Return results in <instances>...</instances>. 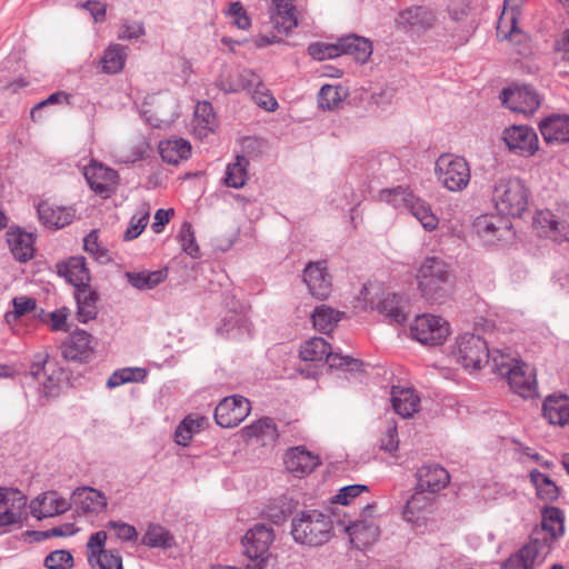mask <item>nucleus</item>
<instances>
[{"instance_id": "6", "label": "nucleus", "mask_w": 569, "mask_h": 569, "mask_svg": "<svg viewBox=\"0 0 569 569\" xmlns=\"http://www.w3.org/2000/svg\"><path fill=\"white\" fill-rule=\"evenodd\" d=\"M453 355L467 370H479L489 362L490 358L487 341L480 336L469 332L458 337Z\"/></svg>"}, {"instance_id": "20", "label": "nucleus", "mask_w": 569, "mask_h": 569, "mask_svg": "<svg viewBox=\"0 0 569 569\" xmlns=\"http://www.w3.org/2000/svg\"><path fill=\"white\" fill-rule=\"evenodd\" d=\"M473 228L479 237L488 242L501 240L510 232L511 223L509 220L493 214H482L476 218Z\"/></svg>"}, {"instance_id": "51", "label": "nucleus", "mask_w": 569, "mask_h": 569, "mask_svg": "<svg viewBox=\"0 0 569 569\" xmlns=\"http://www.w3.org/2000/svg\"><path fill=\"white\" fill-rule=\"evenodd\" d=\"M178 241L181 244L183 252H186L191 258L199 257V246L196 241L194 230L190 222L184 221L181 224L180 231L178 233Z\"/></svg>"}, {"instance_id": "11", "label": "nucleus", "mask_w": 569, "mask_h": 569, "mask_svg": "<svg viewBox=\"0 0 569 569\" xmlns=\"http://www.w3.org/2000/svg\"><path fill=\"white\" fill-rule=\"evenodd\" d=\"M83 176L91 190L103 199L110 198L119 183L118 172L96 160L84 167Z\"/></svg>"}, {"instance_id": "46", "label": "nucleus", "mask_w": 569, "mask_h": 569, "mask_svg": "<svg viewBox=\"0 0 569 569\" xmlns=\"http://www.w3.org/2000/svg\"><path fill=\"white\" fill-rule=\"evenodd\" d=\"M408 210L426 230L432 231L438 227V217L432 212L431 207L420 198L415 197Z\"/></svg>"}, {"instance_id": "35", "label": "nucleus", "mask_w": 569, "mask_h": 569, "mask_svg": "<svg viewBox=\"0 0 569 569\" xmlns=\"http://www.w3.org/2000/svg\"><path fill=\"white\" fill-rule=\"evenodd\" d=\"M159 153L164 162L179 164L190 157L191 146L189 141L182 138L168 139L159 143Z\"/></svg>"}, {"instance_id": "62", "label": "nucleus", "mask_w": 569, "mask_h": 569, "mask_svg": "<svg viewBox=\"0 0 569 569\" xmlns=\"http://www.w3.org/2000/svg\"><path fill=\"white\" fill-rule=\"evenodd\" d=\"M368 487L365 485H351L343 487L339 490L335 497L336 503L349 505L353 498L359 497L362 492L368 491Z\"/></svg>"}, {"instance_id": "1", "label": "nucleus", "mask_w": 569, "mask_h": 569, "mask_svg": "<svg viewBox=\"0 0 569 569\" xmlns=\"http://www.w3.org/2000/svg\"><path fill=\"white\" fill-rule=\"evenodd\" d=\"M416 279L421 296L432 302H440L449 291L452 282L450 267L442 259L428 257L419 267Z\"/></svg>"}, {"instance_id": "9", "label": "nucleus", "mask_w": 569, "mask_h": 569, "mask_svg": "<svg viewBox=\"0 0 569 569\" xmlns=\"http://www.w3.org/2000/svg\"><path fill=\"white\" fill-rule=\"evenodd\" d=\"M499 98L511 111L526 116L533 114L541 104L540 94L529 84L505 88Z\"/></svg>"}, {"instance_id": "55", "label": "nucleus", "mask_w": 569, "mask_h": 569, "mask_svg": "<svg viewBox=\"0 0 569 569\" xmlns=\"http://www.w3.org/2000/svg\"><path fill=\"white\" fill-rule=\"evenodd\" d=\"M71 94L64 91H56L51 93L47 99L38 102L30 112L31 119L33 121H39L41 119V110L48 106L67 103L70 104Z\"/></svg>"}, {"instance_id": "63", "label": "nucleus", "mask_w": 569, "mask_h": 569, "mask_svg": "<svg viewBox=\"0 0 569 569\" xmlns=\"http://www.w3.org/2000/svg\"><path fill=\"white\" fill-rule=\"evenodd\" d=\"M144 27L141 22H123L119 27L118 39L120 40H134L144 34Z\"/></svg>"}, {"instance_id": "28", "label": "nucleus", "mask_w": 569, "mask_h": 569, "mask_svg": "<svg viewBox=\"0 0 569 569\" xmlns=\"http://www.w3.org/2000/svg\"><path fill=\"white\" fill-rule=\"evenodd\" d=\"M407 299L398 293H387L377 305V310L387 317L391 323L402 325L407 321Z\"/></svg>"}, {"instance_id": "15", "label": "nucleus", "mask_w": 569, "mask_h": 569, "mask_svg": "<svg viewBox=\"0 0 569 569\" xmlns=\"http://www.w3.org/2000/svg\"><path fill=\"white\" fill-rule=\"evenodd\" d=\"M303 281L312 297L327 299L332 291V278L328 272L327 261L309 262L303 270Z\"/></svg>"}, {"instance_id": "4", "label": "nucleus", "mask_w": 569, "mask_h": 569, "mask_svg": "<svg viewBox=\"0 0 569 569\" xmlns=\"http://www.w3.org/2000/svg\"><path fill=\"white\" fill-rule=\"evenodd\" d=\"M300 358L303 361L325 360L331 369H343L349 372H359L363 367L359 359L332 352L331 346L320 337L311 338L301 345Z\"/></svg>"}, {"instance_id": "38", "label": "nucleus", "mask_w": 569, "mask_h": 569, "mask_svg": "<svg viewBox=\"0 0 569 569\" xmlns=\"http://www.w3.org/2000/svg\"><path fill=\"white\" fill-rule=\"evenodd\" d=\"M529 479L536 489L537 497L547 502L556 501L560 496V488L551 480V478L538 469L529 472Z\"/></svg>"}, {"instance_id": "5", "label": "nucleus", "mask_w": 569, "mask_h": 569, "mask_svg": "<svg viewBox=\"0 0 569 569\" xmlns=\"http://www.w3.org/2000/svg\"><path fill=\"white\" fill-rule=\"evenodd\" d=\"M438 181L449 191L458 192L466 189L471 179L467 160L450 153L441 154L435 167Z\"/></svg>"}, {"instance_id": "27", "label": "nucleus", "mask_w": 569, "mask_h": 569, "mask_svg": "<svg viewBox=\"0 0 569 569\" xmlns=\"http://www.w3.org/2000/svg\"><path fill=\"white\" fill-rule=\"evenodd\" d=\"M396 22L401 28L425 30L433 26L435 14L428 8L417 6L401 11L396 19Z\"/></svg>"}, {"instance_id": "53", "label": "nucleus", "mask_w": 569, "mask_h": 569, "mask_svg": "<svg viewBox=\"0 0 569 569\" xmlns=\"http://www.w3.org/2000/svg\"><path fill=\"white\" fill-rule=\"evenodd\" d=\"M308 53L316 60L333 59L341 56L340 39L337 43L315 42L308 47Z\"/></svg>"}, {"instance_id": "39", "label": "nucleus", "mask_w": 569, "mask_h": 569, "mask_svg": "<svg viewBox=\"0 0 569 569\" xmlns=\"http://www.w3.org/2000/svg\"><path fill=\"white\" fill-rule=\"evenodd\" d=\"M542 529L548 531L552 539H558L565 533V513L555 506H545L541 510Z\"/></svg>"}, {"instance_id": "12", "label": "nucleus", "mask_w": 569, "mask_h": 569, "mask_svg": "<svg viewBox=\"0 0 569 569\" xmlns=\"http://www.w3.org/2000/svg\"><path fill=\"white\" fill-rule=\"evenodd\" d=\"M27 497L18 489L0 487V529L22 521Z\"/></svg>"}, {"instance_id": "7", "label": "nucleus", "mask_w": 569, "mask_h": 569, "mask_svg": "<svg viewBox=\"0 0 569 569\" xmlns=\"http://www.w3.org/2000/svg\"><path fill=\"white\" fill-rule=\"evenodd\" d=\"M273 539V529L263 523H257L247 531L242 538L243 553L254 562L253 569H263Z\"/></svg>"}, {"instance_id": "17", "label": "nucleus", "mask_w": 569, "mask_h": 569, "mask_svg": "<svg viewBox=\"0 0 569 569\" xmlns=\"http://www.w3.org/2000/svg\"><path fill=\"white\" fill-rule=\"evenodd\" d=\"M283 462L290 473L301 478L312 472L320 465V459L305 447L299 446L287 450Z\"/></svg>"}, {"instance_id": "64", "label": "nucleus", "mask_w": 569, "mask_h": 569, "mask_svg": "<svg viewBox=\"0 0 569 569\" xmlns=\"http://www.w3.org/2000/svg\"><path fill=\"white\" fill-rule=\"evenodd\" d=\"M149 219V212H144L142 216H133L129 222V226L124 232V240H133L144 230Z\"/></svg>"}, {"instance_id": "2", "label": "nucleus", "mask_w": 569, "mask_h": 569, "mask_svg": "<svg viewBox=\"0 0 569 569\" xmlns=\"http://www.w3.org/2000/svg\"><path fill=\"white\" fill-rule=\"evenodd\" d=\"M332 532L331 517L319 510L301 511L291 521V535L300 545L321 546L330 540Z\"/></svg>"}, {"instance_id": "25", "label": "nucleus", "mask_w": 569, "mask_h": 569, "mask_svg": "<svg viewBox=\"0 0 569 569\" xmlns=\"http://www.w3.org/2000/svg\"><path fill=\"white\" fill-rule=\"evenodd\" d=\"M69 508V501L60 497L57 491L44 492L32 502V513L38 519L63 513Z\"/></svg>"}, {"instance_id": "49", "label": "nucleus", "mask_w": 569, "mask_h": 569, "mask_svg": "<svg viewBox=\"0 0 569 569\" xmlns=\"http://www.w3.org/2000/svg\"><path fill=\"white\" fill-rule=\"evenodd\" d=\"M146 371L141 368H122L116 370L107 380V387L113 389L127 382L143 380Z\"/></svg>"}, {"instance_id": "40", "label": "nucleus", "mask_w": 569, "mask_h": 569, "mask_svg": "<svg viewBox=\"0 0 569 569\" xmlns=\"http://www.w3.org/2000/svg\"><path fill=\"white\" fill-rule=\"evenodd\" d=\"M342 315V312L327 305H321L313 310L311 315V320L313 327L318 331L328 333L333 330L336 325L340 321Z\"/></svg>"}, {"instance_id": "47", "label": "nucleus", "mask_w": 569, "mask_h": 569, "mask_svg": "<svg viewBox=\"0 0 569 569\" xmlns=\"http://www.w3.org/2000/svg\"><path fill=\"white\" fill-rule=\"evenodd\" d=\"M415 194L408 188L398 186L396 188L382 189L379 192V198L387 203L392 204L395 208L409 209L415 199Z\"/></svg>"}, {"instance_id": "48", "label": "nucleus", "mask_w": 569, "mask_h": 569, "mask_svg": "<svg viewBox=\"0 0 569 569\" xmlns=\"http://www.w3.org/2000/svg\"><path fill=\"white\" fill-rule=\"evenodd\" d=\"M248 432L251 436L261 438L262 441H274L279 437L277 425L272 418L264 417L252 425H250L248 428Z\"/></svg>"}, {"instance_id": "24", "label": "nucleus", "mask_w": 569, "mask_h": 569, "mask_svg": "<svg viewBox=\"0 0 569 569\" xmlns=\"http://www.w3.org/2000/svg\"><path fill=\"white\" fill-rule=\"evenodd\" d=\"M58 273L66 278L76 289L90 286V272L83 257H71L57 264Z\"/></svg>"}, {"instance_id": "41", "label": "nucleus", "mask_w": 569, "mask_h": 569, "mask_svg": "<svg viewBox=\"0 0 569 569\" xmlns=\"http://www.w3.org/2000/svg\"><path fill=\"white\" fill-rule=\"evenodd\" d=\"M127 59V48L121 44L109 46L100 60L102 71L109 74L120 72Z\"/></svg>"}, {"instance_id": "58", "label": "nucleus", "mask_w": 569, "mask_h": 569, "mask_svg": "<svg viewBox=\"0 0 569 569\" xmlns=\"http://www.w3.org/2000/svg\"><path fill=\"white\" fill-rule=\"evenodd\" d=\"M106 540H107L106 531H97L90 536V538L87 542V549H88L87 558H88V562L90 565H93L94 557H97L98 555H100L107 550V549H104Z\"/></svg>"}, {"instance_id": "36", "label": "nucleus", "mask_w": 569, "mask_h": 569, "mask_svg": "<svg viewBox=\"0 0 569 569\" xmlns=\"http://www.w3.org/2000/svg\"><path fill=\"white\" fill-rule=\"evenodd\" d=\"M340 48L342 54L352 56L361 63H366L372 54L371 41L356 34L340 38Z\"/></svg>"}, {"instance_id": "57", "label": "nucleus", "mask_w": 569, "mask_h": 569, "mask_svg": "<svg viewBox=\"0 0 569 569\" xmlns=\"http://www.w3.org/2000/svg\"><path fill=\"white\" fill-rule=\"evenodd\" d=\"M92 568L98 567L99 569H123L122 558L118 552L112 550H106L102 553L94 557Z\"/></svg>"}, {"instance_id": "52", "label": "nucleus", "mask_w": 569, "mask_h": 569, "mask_svg": "<svg viewBox=\"0 0 569 569\" xmlns=\"http://www.w3.org/2000/svg\"><path fill=\"white\" fill-rule=\"evenodd\" d=\"M341 88L331 84L321 87L318 93V104L323 110H333L341 102Z\"/></svg>"}, {"instance_id": "56", "label": "nucleus", "mask_w": 569, "mask_h": 569, "mask_svg": "<svg viewBox=\"0 0 569 569\" xmlns=\"http://www.w3.org/2000/svg\"><path fill=\"white\" fill-rule=\"evenodd\" d=\"M194 116L199 126H201L204 129L213 130L217 118L213 112L212 104L210 102H198L194 110Z\"/></svg>"}, {"instance_id": "44", "label": "nucleus", "mask_w": 569, "mask_h": 569, "mask_svg": "<svg viewBox=\"0 0 569 569\" xmlns=\"http://www.w3.org/2000/svg\"><path fill=\"white\" fill-rule=\"evenodd\" d=\"M128 282L139 289H152L163 282L167 278V270L127 272Z\"/></svg>"}, {"instance_id": "8", "label": "nucleus", "mask_w": 569, "mask_h": 569, "mask_svg": "<svg viewBox=\"0 0 569 569\" xmlns=\"http://www.w3.org/2000/svg\"><path fill=\"white\" fill-rule=\"evenodd\" d=\"M413 339L426 346H439L449 335V323L433 315L417 316L411 327Z\"/></svg>"}, {"instance_id": "13", "label": "nucleus", "mask_w": 569, "mask_h": 569, "mask_svg": "<svg viewBox=\"0 0 569 569\" xmlns=\"http://www.w3.org/2000/svg\"><path fill=\"white\" fill-rule=\"evenodd\" d=\"M506 373L513 392L525 399L538 396L536 372L532 367L522 361H516L512 367H508Z\"/></svg>"}, {"instance_id": "34", "label": "nucleus", "mask_w": 569, "mask_h": 569, "mask_svg": "<svg viewBox=\"0 0 569 569\" xmlns=\"http://www.w3.org/2000/svg\"><path fill=\"white\" fill-rule=\"evenodd\" d=\"M217 332L227 339H240L251 336V323L244 315L229 313L222 319Z\"/></svg>"}, {"instance_id": "18", "label": "nucleus", "mask_w": 569, "mask_h": 569, "mask_svg": "<svg viewBox=\"0 0 569 569\" xmlns=\"http://www.w3.org/2000/svg\"><path fill=\"white\" fill-rule=\"evenodd\" d=\"M450 481L448 471L439 465L422 466L417 471V490L437 493L445 489Z\"/></svg>"}, {"instance_id": "45", "label": "nucleus", "mask_w": 569, "mask_h": 569, "mask_svg": "<svg viewBox=\"0 0 569 569\" xmlns=\"http://www.w3.org/2000/svg\"><path fill=\"white\" fill-rule=\"evenodd\" d=\"M249 161L244 156H237L236 161L227 166L224 183L234 189H240L247 181V167Z\"/></svg>"}, {"instance_id": "59", "label": "nucleus", "mask_w": 569, "mask_h": 569, "mask_svg": "<svg viewBox=\"0 0 569 569\" xmlns=\"http://www.w3.org/2000/svg\"><path fill=\"white\" fill-rule=\"evenodd\" d=\"M227 14L233 18V24L241 30H247L251 26V20L240 1L231 2Z\"/></svg>"}, {"instance_id": "16", "label": "nucleus", "mask_w": 569, "mask_h": 569, "mask_svg": "<svg viewBox=\"0 0 569 569\" xmlns=\"http://www.w3.org/2000/svg\"><path fill=\"white\" fill-rule=\"evenodd\" d=\"M93 338L86 330L77 329L61 345V355L66 360L87 362L93 353Z\"/></svg>"}, {"instance_id": "10", "label": "nucleus", "mask_w": 569, "mask_h": 569, "mask_svg": "<svg viewBox=\"0 0 569 569\" xmlns=\"http://www.w3.org/2000/svg\"><path fill=\"white\" fill-rule=\"evenodd\" d=\"M250 401L240 395L223 398L214 410L216 422L222 428H233L250 413Z\"/></svg>"}, {"instance_id": "3", "label": "nucleus", "mask_w": 569, "mask_h": 569, "mask_svg": "<svg viewBox=\"0 0 569 569\" xmlns=\"http://www.w3.org/2000/svg\"><path fill=\"white\" fill-rule=\"evenodd\" d=\"M528 190L518 178L500 179L493 190V201L499 213L521 217L528 207Z\"/></svg>"}, {"instance_id": "32", "label": "nucleus", "mask_w": 569, "mask_h": 569, "mask_svg": "<svg viewBox=\"0 0 569 569\" xmlns=\"http://www.w3.org/2000/svg\"><path fill=\"white\" fill-rule=\"evenodd\" d=\"M535 224L541 229L543 236L550 237L555 241L569 240L568 224L558 221L556 216L549 210L538 212L535 217Z\"/></svg>"}, {"instance_id": "42", "label": "nucleus", "mask_w": 569, "mask_h": 569, "mask_svg": "<svg viewBox=\"0 0 569 569\" xmlns=\"http://www.w3.org/2000/svg\"><path fill=\"white\" fill-rule=\"evenodd\" d=\"M174 542L173 536L158 523H149L141 543L150 548H170Z\"/></svg>"}, {"instance_id": "30", "label": "nucleus", "mask_w": 569, "mask_h": 569, "mask_svg": "<svg viewBox=\"0 0 569 569\" xmlns=\"http://www.w3.org/2000/svg\"><path fill=\"white\" fill-rule=\"evenodd\" d=\"M38 214L44 226L60 229L72 222L74 210L67 207H53L48 202H41L38 206Z\"/></svg>"}, {"instance_id": "14", "label": "nucleus", "mask_w": 569, "mask_h": 569, "mask_svg": "<svg viewBox=\"0 0 569 569\" xmlns=\"http://www.w3.org/2000/svg\"><path fill=\"white\" fill-rule=\"evenodd\" d=\"M503 140L510 151L520 156H533L539 149L536 131L525 124L505 129Z\"/></svg>"}, {"instance_id": "43", "label": "nucleus", "mask_w": 569, "mask_h": 569, "mask_svg": "<svg viewBox=\"0 0 569 569\" xmlns=\"http://www.w3.org/2000/svg\"><path fill=\"white\" fill-rule=\"evenodd\" d=\"M351 541L357 546H367L377 540L379 529L372 521H356L348 527Z\"/></svg>"}, {"instance_id": "23", "label": "nucleus", "mask_w": 569, "mask_h": 569, "mask_svg": "<svg viewBox=\"0 0 569 569\" xmlns=\"http://www.w3.org/2000/svg\"><path fill=\"white\" fill-rule=\"evenodd\" d=\"M72 503L83 513H100L107 508V497L94 488L81 487L72 492Z\"/></svg>"}, {"instance_id": "60", "label": "nucleus", "mask_w": 569, "mask_h": 569, "mask_svg": "<svg viewBox=\"0 0 569 569\" xmlns=\"http://www.w3.org/2000/svg\"><path fill=\"white\" fill-rule=\"evenodd\" d=\"M107 527L114 530L117 538L122 541H136L138 539L137 529L129 523L111 520Z\"/></svg>"}, {"instance_id": "54", "label": "nucleus", "mask_w": 569, "mask_h": 569, "mask_svg": "<svg viewBox=\"0 0 569 569\" xmlns=\"http://www.w3.org/2000/svg\"><path fill=\"white\" fill-rule=\"evenodd\" d=\"M44 566L48 569H71L73 567V557L68 550H54L46 557Z\"/></svg>"}, {"instance_id": "31", "label": "nucleus", "mask_w": 569, "mask_h": 569, "mask_svg": "<svg viewBox=\"0 0 569 569\" xmlns=\"http://www.w3.org/2000/svg\"><path fill=\"white\" fill-rule=\"evenodd\" d=\"M7 241L13 257L20 261L26 262L34 254V239L32 233L22 231L20 229L9 230L7 233Z\"/></svg>"}, {"instance_id": "33", "label": "nucleus", "mask_w": 569, "mask_h": 569, "mask_svg": "<svg viewBox=\"0 0 569 569\" xmlns=\"http://www.w3.org/2000/svg\"><path fill=\"white\" fill-rule=\"evenodd\" d=\"M433 500L432 493H428L426 490H417L416 487L413 495L403 508V518L411 523L418 522L423 513L431 509Z\"/></svg>"}, {"instance_id": "26", "label": "nucleus", "mask_w": 569, "mask_h": 569, "mask_svg": "<svg viewBox=\"0 0 569 569\" xmlns=\"http://www.w3.org/2000/svg\"><path fill=\"white\" fill-rule=\"evenodd\" d=\"M390 400L396 413L402 418H410L419 411L420 399L410 387L393 386Z\"/></svg>"}, {"instance_id": "29", "label": "nucleus", "mask_w": 569, "mask_h": 569, "mask_svg": "<svg viewBox=\"0 0 569 569\" xmlns=\"http://www.w3.org/2000/svg\"><path fill=\"white\" fill-rule=\"evenodd\" d=\"M74 299L77 301V319L87 323L90 320L96 319L98 315L97 302L99 295L90 286L81 287L76 289Z\"/></svg>"}, {"instance_id": "50", "label": "nucleus", "mask_w": 569, "mask_h": 569, "mask_svg": "<svg viewBox=\"0 0 569 569\" xmlns=\"http://www.w3.org/2000/svg\"><path fill=\"white\" fill-rule=\"evenodd\" d=\"M238 70L239 68L224 66L216 79V86L224 93H236L241 91L242 84L238 78Z\"/></svg>"}, {"instance_id": "37", "label": "nucleus", "mask_w": 569, "mask_h": 569, "mask_svg": "<svg viewBox=\"0 0 569 569\" xmlns=\"http://www.w3.org/2000/svg\"><path fill=\"white\" fill-rule=\"evenodd\" d=\"M539 541L533 540L511 555L505 562L507 569H533L539 555Z\"/></svg>"}, {"instance_id": "22", "label": "nucleus", "mask_w": 569, "mask_h": 569, "mask_svg": "<svg viewBox=\"0 0 569 569\" xmlns=\"http://www.w3.org/2000/svg\"><path fill=\"white\" fill-rule=\"evenodd\" d=\"M542 416L553 426L565 427L569 423V397L563 393H552L542 402Z\"/></svg>"}, {"instance_id": "21", "label": "nucleus", "mask_w": 569, "mask_h": 569, "mask_svg": "<svg viewBox=\"0 0 569 569\" xmlns=\"http://www.w3.org/2000/svg\"><path fill=\"white\" fill-rule=\"evenodd\" d=\"M270 19L279 33L287 34L298 24L297 8L293 0H272Z\"/></svg>"}, {"instance_id": "61", "label": "nucleus", "mask_w": 569, "mask_h": 569, "mask_svg": "<svg viewBox=\"0 0 569 569\" xmlns=\"http://www.w3.org/2000/svg\"><path fill=\"white\" fill-rule=\"evenodd\" d=\"M238 78L242 84L241 90L254 89V91L258 93V89L263 88L261 79L251 69L239 68Z\"/></svg>"}, {"instance_id": "19", "label": "nucleus", "mask_w": 569, "mask_h": 569, "mask_svg": "<svg viewBox=\"0 0 569 569\" xmlns=\"http://www.w3.org/2000/svg\"><path fill=\"white\" fill-rule=\"evenodd\" d=\"M539 130L548 144H561L569 141V116L550 114L539 122Z\"/></svg>"}]
</instances>
